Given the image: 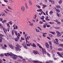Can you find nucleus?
Listing matches in <instances>:
<instances>
[{"mask_svg": "<svg viewBox=\"0 0 63 63\" xmlns=\"http://www.w3.org/2000/svg\"><path fill=\"white\" fill-rule=\"evenodd\" d=\"M21 39L22 40H24V38H23L22 37H21Z\"/></svg>", "mask_w": 63, "mask_h": 63, "instance_id": "55", "label": "nucleus"}, {"mask_svg": "<svg viewBox=\"0 0 63 63\" xmlns=\"http://www.w3.org/2000/svg\"><path fill=\"white\" fill-rule=\"evenodd\" d=\"M56 33H57V34H61L58 31H56Z\"/></svg>", "mask_w": 63, "mask_h": 63, "instance_id": "35", "label": "nucleus"}, {"mask_svg": "<svg viewBox=\"0 0 63 63\" xmlns=\"http://www.w3.org/2000/svg\"><path fill=\"white\" fill-rule=\"evenodd\" d=\"M14 40H15V41H17L18 40H17V38H15L14 39Z\"/></svg>", "mask_w": 63, "mask_h": 63, "instance_id": "38", "label": "nucleus"}, {"mask_svg": "<svg viewBox=\"0 0 63 63\" xmlns=\"http://www.w3.org/2000/svg\"><path fill=\"white\" fill-rule=\"evenodd\" d=\"M49 36L50 37H51V38L52 37V36H53L52 34H49Z\"/></svg>", "mask_w": 63, "mask_h": 63, "instance_id": "40", "label": "nucleus"}, {"mask_svg": "<svg viewBox=\"0 0 63 63\" xmlns=\"http://www.w3.org/2000/svg\"><path fill=\"white\" fill-rule=\"evenodd\" d=\"M2 42V37H0V43H1Z\"/></svg>", "mask_w": 63, "mask_h": 63, "instance_id": "28", "label": "nucleus"}, {"mask_svg": "<svg viewBox=\"0 0 63 63\" xmlns=\"http://www.w3.org/2000/svg\"><path fill=\"white\" fill-rule=\"evenodd\" d=\"M52 57H53V58L55 57V55H54V54H53Z\"/></svg>", "mask_w": 63, "mask_h": 63, "instance_id": "60", "label": "nucleus"}, {"mask_svg": "<svg viewBox=\"0 0 63 63\" xmlns=\"http://www.w3.org/2000/svg\"><path fill=\"white\" fill-rule=\"evenodd\" d=\"M56 12L58 13H59V12H60L59 9H56Z\"/></svg>", "mask_w": 63, "mask_h": 63, "instance_id": "13", "label": "nucleus"}, {"mask_svg": "<svg viewBox=\"0 0 63 63\" xmlns=\"http://www.w3.org/2000/svg\"><path fill=\"white\" fill-rule=\"evenodd\" d=\"M10 56H11V57H12V58L15 60L18 57V56L13 54H11Z\"/></svg>", "mask_w": 63, "mask_h": 63, "instance_id": "1", "label": "nucleus"}, {"mask_svg": "<svg viewBox=\"0 0 63 63\" xmlns=\"http://www.w3.org/2000/svg\"><path fill=\"white\" fill-rule=\"evenodd\" d=\"M49 33H51L53 35H54V34H55V32H53L49 31Z\"/></svg>", "mask_w": 63, "mask_h": 63, "instance_id": "16", "label": "nucleus"}, {"mask_svg": "<svg viewBox=\"0 0 63 63\" xmlns=\"http://www.w3.org/2000/svg\"><path fill=\"white\" fill-rule=\"evenodd\" d=\"M33 52L35 55H37V54L39 53V52L37 51H35V50H33Z\"/></svg>", "mask_w": 63, "mask_h": 63, "instance_id": "4", "label": "nucleus"}, {"mask_svg": "<svg viewBox=\"0 0 63 63\" xmlns=\"http://www.w3.org/2000/svg\"><path fill=\"white\" fill-rule=\"evenodd\" d=\"M30 46V44H27V47H29Z\"/></svg>", "mask_w": 63, "mask_h": 63, "instance_id": "59", "label": "nucleus"}, {"mask_svg": "<svg viewBox=\"0 0 63 63\" xmlns=\"http://www.w3.org/2000/svg\"><path fill=\"white\" fill-rule=\"evenodd\" d=\"M62 0H60V1L59 2V4H61V3H62Z\"/></svg>", "mask_w": 63, "mask_h": 63, "instance_id": "26", "label": "nucleus"}, {"mask_svg": "<svg viewBox=\"0 0 63 63\" xmlns=\"http://www.w3.org/2000/svg\"><path fill=\"white\" fill-rule=\"evenodd\" d=\"M45 19L46 20H47V21H49V20H50V19L48 18H46Z\"/></svg>", "mask_w": 63, "mask_h": 63, "instance_id": "42", "label": "nucleus"}, {"mask_svg": "<svg viewBox=\"0 0 63 63\" xmlns=\"http://www.w3.org/2000/svg\"><path fill=\"white\" fill-rule=\"evenodd\" d=\"M57 16L58 17H59L60 16H61V15L60 14H59L57 13Z\"/></svg>", "mask_w": 63, "mask_h": 63, "instance_id": "36", "label": "nucleus"}, {"mask_svg": "<svg viewBox=\"0 0 63 63\" xmlns=\"http://www.w3.org/2000/svg\"><path fill=\"white\" fill-rule=\"evenodd\" d=\"M42 6H43L45 8V7H47V5H44V4H42Z\"/></svg>", "mask_w": 63, "mask_h": 63, "instance_id": "50", "label": "nucleus"}, {"mask_svg": "<svg viewBox=\"0 0 63 63\" xmlns=\"http://www.w3.org/2000/svg\"><path fill=\"white\" fill-rule=\"evenodd\" d=\"M50 49H52V46L51 45H50Z\"/></svg>", "mask_w": 63, "mask_h": 63, "instance_id": "37", "label": "nucleus"}, {"mask_svg": "<svg viewBox=\"0 0 63 63\" xmlns=\"http://www.w3.org/2000/svg\"><path fill=\"white\" fill-rule=\"evenodd\" d=\"M58 50L59 51H62L63 50V49L62 48H59L58 49Z\"/></svg>", "mask_w": 63, "mask_h": 63, "instance_id": "23", "label": "nucleus"}, {"mask_svg": "<svg viewBox=\"0 0 63 63\" xmlns=\"http://www.w3.org/2000/svg\"><path fill=\"white\" fill-rule=\"evenodd\" d=\"M45 45H46V46L47 48H49V45L48 44V43L47 42L45 43Z\"/></svg>", "mask_w": 63, "mask_h": 63, "instance_id": "8", "label": "nucleus"}, {"mask_svg": "<svg viewBox=\"0 0 63 63\" xmlns=\"http://www.w3.org/2000/svg\"><path fill=\"white\" fill-rule=\"evenodd\" d=\"M9 46L11 48H12V49H14V47L12 46V45H9Z\"/></svg>", "mask_w": 63, "mask_h": 63, "instance_id": "9", "label": "nucleus"}, {"mask_svg": "<svg viewBox=\"0 0 63 63\" xmlns=\"http://www.w3.org/2000/svg\"><path fill=\"white\" fill-rule=\"evenodd\" d=\"M43 36L44 37H46V36L44 33H43Z\"/></svg>", "mask_w": 63, "mask_h": 63, "instance_id": "57", "label": "nucleus"}, {"mask_svg": "<svg viewBox=\"0 0 63 63\" xmlns=\"http://www.w3.org/2000/svg\"><path fill=\"white\" fill-rule=\"evenodd\" d=\"M54 21H55V22H57L58 21V20H57V19H56V20H54Z\"/></svg>", "mask_w": 63, "mask_h": 63, "instance_id": "62", "label": "nucleus"}, {"mask_svg": "<svg viewBox=\"0 0 63 63\" xmlns=\"http://www.w3.org/2000/svg\"><path fill=\"white\" fill-rule=\"evenodd\" d=\"M29 2L30 5L31 6H32V2H31V1L30 0H29Z\"/></svg>", "mask_w": 63, "mask_h": 63, "instance_id": "11", "label": "nucleus"}, {"mask_svg": "<svg viewBox=\"0 0 63 63\" xmlns=\"http://www.w3.org/2000/svg\"><path fill=\"white\" fill-rule=\"evenodd\" d=\"M18 36L19 37H20V33H18Z\"/></svg>", "mask_w": 63, "mask_h": 63, "instance_id": "47", "label": "nucleus"}, {"mask_svg": "<svg viewBox=\"0 0 63 63\" xmlns=\"http://www.w3.org/2000/svg\"><path fill=\"white\" fill-rule=\"evenodd\" d=\"M57 53L58 55H59V56H61L62 57V55H61L60 54V53H59V52H57Z\"/></svg>", "mask_w": 63, "mask_h": 63, "instance_id": "14", "label": "nucleus"}, {"mask_svg": "<svg viewBox=\"0 0 63 63\" xmlns=\"http://www.w3.org/2000/svg\"><path fill=\"white\" fill-rule=\"evenodd\" d=\"M61 34H57V37H60L61 36Z\"/></svg>", "mask_w": 63, "mask_h": 63, "instance_id": "21", "label": "nucleus"}, {"mask_svg": "<svg viewBox=\"0 0 63 63\" xmlns=\"http://www.w3.org/2000/svg\"><path fill=\"white\" fill-rule=\"evenodd\" d=\"M15 23H18V21H17V20H15Z\"/></svg>", "mask_w": 63, "mask_h": 63, "instance_id": "54", "label": "nucleus"}, {"mask_svg": "<svg viewBox=\"0 0 63 63\" xmlns=\"http://www.w3.org/2000/svg\"><path fill=\"white\" fill-rule=\"evenodd\" d=\"M59 46L60 47H63V44H59Z\"/></svg>", "mask_w": 63, "mask_h": 63, "instance_id": "25", "label": "nucleus"}, {"mask_svg": "<svg viewBox=\"0 0 63 63\" xmlns=\"http://www.w3.org/2000/svg\"><path fill=\"white\" fill-rule=\"evenodd\" d=\"M49 23H50V24H53V23H54V22H49Z\"/></svg>", "mask_w": 63, "mask_h": 63, "instance_id": "49", "label": "nucleus"}, {"mask_svg": "<svg viewBox=\"0 0 63 63\" xmlns=\"http://www.w3.org/2000/svg\"><path fill=\"white\" fill-rule=\"evenodd\" d=\"M4 36V35L3 34H0V37L1 38V37H3Z\"/></svg>", "mask_w": 63, "mask_h": 63, "instance_id": "46", "label": "nucleus"}, {"mask_svg": "<svg viewBox=\"0 0 63 63\" xmlns=\"http://www.w3.org/2000/svg\"><path fill=\"white\" fill-rule=\"evenodd\" d=\"M55 28L56 29H60V27H55Z\"/></svg>", "mask_w": 63, "mask_h": 63, "instance_id": "44", "label": "nucleus"}, {"mask_svg": "<svg viewBox=\"0 0 63 63\" xmlns=\"http://www.w3.org/2000/svg\"><path fill=\"white\" fill-rule=\"evenodd\" d=\"M7 22V20H3L2 22V23H4L5 22Z\"/></svg>", "mask_w": 63, "mask_h": 63, "instance_id": "31", "label": "nucleus"}, {"mask_svg": "<svg viewBox=\"0 0 63 63\" xmlns=\"http://www.w3.org/2000/svg\"><path fill=\"white\" fill-rule=\"evenodd\" d=\"M37 16V15H34V16L33 17V18L34 19H36V17Z\"/></svg>", "mask_w": 63, "mask_h": 63, "instance_id": "17", "label": "nucleus"}, {"mask_svg": "<svg viewBox=\"0 0 63 63\" xmlns=\"http://www.w3.org/2000/svg\"><path fill=\"white\" fill-rule=\"evenodd\" d=\"M12 35L13 36L14 34V30H12Z\"/></svg>", "mask_w": 63, "mask_h": 63, "instance_id": "24", "label": "nucleus"}, {"mask_svg": "<svg viewBox=\"0 0 63 63\" xmlns=\"http://www.w3.org/2000/svg\"><path fill=\"white\" fill-rule=\"evenodd\" d=\"M1 15L2 16H5L6 15L5 13H4L3 12H2L1 13Z\"/></svg>", "mask_w": 63, "mask_h": 63, "instance_id": "12", "label": "nucleus"}, {"mask_svg": "<svg viewBox=\"0 0 63 63\" xmlns=\"http://www.w3.org/2000/svg\"><path fill=\"white\" fill-rule=\"evenodd\" d=\"M19 36H17V39H19Z\"/></svg>", "mask_w": 63, "mask_h": 63, "instance_id": "64", "label": "nucleus"}, {"mask_svg": "<svg viewBox=\"0 0 63 63\" xmlns=\"http://www.w3.org/2000/svg\"><path fill=\"white\" fill-rule=\"evenodd\" d=\"M51 2L52 4H55V3H54V1H53V0H52L51 1Z\"/></svg>", "mask_w": 63, "mask_h": 63, "instance_id": "27", "label": "nucleus"}, {"mask_svg": "<svg viewBox=\"0 0 63 63\" xmlns=\"http://www.w3.org/2000/svg\"><path fill=\"white\" fill-rule=\"evenodd\" d=\"M49 63H51L53 62V61H49Z\"/></svg>", "mask_w": 63, "mask_h": 63, "instance_id": "51", "label": "nucleus"}, {"mask_svg": "<svg viewBox=\"0 0 63 63\" xmlns=\"http://www.w3.org/2000/svg\"><path fill=\"white\" fill-rule=\"evenodd\" d=\"M16 47H18L19 46V45H18V44H16Z\"/></svg>", "mask_w": 63, "mask_h": 63, "instance_id": "41", "label": "nucleus"}, {"mask_svg": "<svg viewBox=\"0 0 63 63\" xmlns=\"http://www.w3.org/2000/svg\"><path fill=\"white\" fill-rule=\"evenodd\" d=\"M32 46L33 47H36V45L33 43L32 44Z\"/></svg>", "mask_w": 63, "mask_h": 63, "instance_id": "39", "label": "nucleus"}, {"mask_svg": "<svg viewBox=\"0 0 63 63\" xmlns=\"http://www.w3.org/2000/svg\"><path fill=\"white\" fill-rule=\"evenodd\" d=\"M4 1H5V2H6V3H7V2H8V1L7 0H4Z\"/></svg>", "mask_w": 63, "mask_h": 63, "instance_id": "61", "label": "nucleus"}, {"mask_svg": "<svg viewBox=\"0 0 63 63\" xmlns=\"http://www.w3.org/2000/svg\"><path fill=\"white\" fill-rule=\"evenodd\" d=\"M4 55L7 56H8V55H10V56L11 55V54L8 53H4Z\"/></svg>", "mask_w": 63, "mask_h": 63, "instance_id": "10", "label": "nucleus"}, {"mask_svg": "<svg viewBox=\"0 0 63 63\" xmlns=\"http://www.w3.org/2000/svg\"><path fill=\"white\" fill-rule=\"evenodd\" d=\"M43 22L42 21H40L39 22V24H42Z\"/></svg>", "mask_w": 63, "mask_h": 63, "instance_id": "56", "label": "nucleus"}, {"mask_svg": "<svg viewBox=\"0 0 63 63\" xmlns=\"http://www.w3.org/2000/svg\"><path fill=\"white\" fill-rule=\"evenodd\" d=\"M25 4L26 8L27 9H28V6H27V4H26V3Z\"/></svg>", "mask_w": 63, "mask_h": 63, "instance_id": "33", "label": "nucleus"}, {"mask_svg": "<svg viewBox=\"0 0 63 63\" xmlns=\"http://www.w3.org/2000/svg\"><path fill=\"white\" fill-rule=\"evenodd\" d=\"M22 45L23 46L24 48H26V49H27L28 48L26 47V46L24 45V43L22 44Z\"/></svg>", "mask_w": 63, "mask_h": 63, "instance_id": "7", "label": "nucleus"}, {"mask_svg": "<svg viewBox=\"0 0 63 63\" xmlns=\"http://www.w3.org/2000/svg\"><path fill=\"white\" fill-rule=\"evenodd\" d=\"M48 12V11H47L46 12V15H47V16H48V14H47Z\"/></svg>", "mask_w": 63, "mask_h": 63, "instance_id": "53", "label": "nucleus"}, {"mask_svg": "<svg viewBox=\"0 0 63 63\" xmlns=\"http://www.w3.org/2000/svg\"><path fill=\"white\" fill-rule=\"evenodd\" d=\"M18 57H19V58H21V59H22L23 58L22 57V56H18Z\"/></svg>", "mask_w": 63, "mask_h": 63, "instance_id": "48", "label": "nucleus"}, {"mask_svg": "<svg viewBox=\"0 0 63 63\" xmlns=\"http://www.w3.org/2000/svg\"><path fill=\"white\" fill-rule=\"evenodd\" d=\"M21 9L22 11V12H24L25 11V8L24 6H22L21 8Z\"/></svg>", "mask_w": 63, "mask_h": 63, "instance_id": "6", "label": "nucleus"}, {"mask_svg": "<svg viewBox=\"0 0 63 63\" xmlns=\"http://www.w3.org/2000/svg\"><path fill=\"white\" fill-rule=\"evenodd\" d=\"M47 55L48 56H49V57H50V55L48 53H47Z\"/></svg>", "mask_w": 63, "mask_h": 63, "instance_id": "45", "label": "nucleus"}, {"mask_svg": "<svg viewBox=\"0 0 63 63\" xmlns=\"http://www.w3.org/2000/svg\"><path fill=\"white\" fill-rule=\"evenodd\" d=\"M14 32H15V34L16 36H17V33L16 31H14Z\"/></svg>", "mask_w": 63, "mask_h": 63, "instance_id": "18", "label": "nucleus"}, {"mask_svg": "<svg viewBox=\"0 0 63 63\" xmlns=\"http://www.w3.org/2000/svg\"><path fill=\"white\" fill-rule=\"evenodd\" d=\"M49 13L50 15H51V14H52L53 13V11H51L49 12Z\"/></svg>", "mask_w": 63, "mask_h": 63, "instance_id": "32", "label": "nucleus"}, {"mask_svg": "<svg viewBox=\"0 0 63 63\" xmlns=\"http://www.w3.org/2000/svg\"><path fill=\"white\" fill-rule=\"evenodd\" d=\"M8 23H10L11 25H12L13 24V23H12V21H10L9 22H8Z\"/></svg>", "mask_w": 63, "mask_h": 63, "instance_id": "22", "label": "nucleus"}, {"mask_svg": "<svg viewBox=\"0 0 63 63\" xmlns=\"http://www.w3.org/2000/svg\"><path fill=\"white\" fill-rule=\"evenodd\" d=\"M36 31L37 32H40V31H39V30L37 29H36Z\"/></svg>", "mask_w": 63, "mask_h": 63, "instance_id": "43", "label": "nucleus"}, {"mask_svg": "<svg viewBox=\"0 0 63 63\" xmlns=\"http://www.w3.org/2000/svg\"><path fill=\"white\" fill-rule=\"evenodd\" d=\"M0 28H2V25H1V24L0 23Z\"/></svg>", "mask_w": 63, "mask_h": 63, "instance_id": "63", "label": "nucleus"}, {"mask_svg": "<svg viewBox=\"0 0 63 63\" xmlns=\"http://www.w3.org/2000/svg\"><path fill=\"white\" fill-rule=\"evenodd\" d=\"M29 25L30 26H33V23H30Z\"/></svg>", "mask_w": 63, "mask_h": 63, "instance_id": "19", "label": "nucleus"}, {"mask_svg": "<svg viewBox=\"0 0 63 63\" xmlns=\"http://www.w3.org/2000/svg\"><path fill=\"white\" fill-rule=\"evenodd\" d=\"M59 41H61V42L63 41V39H59Z\"/></svg>", "mask_w": 63, "mask_h": 63, "instance_id": "58", "label": "nucleus"}, {"mask_svg": "<svg viewBox=\"0 0 63 63\" xmlns=\"http://www.w3.org/2000/svg\"><path fill=\"white\" fill-rule=\"evenodd\" d=\"M42 52L43 53H44L45 54L46 53V49L45 48H42Z\"/></svg>", "mask_w": 63, "mask_h": 63, "instance_id": "5", "label": "nucleus"}, {"mask_svg": "<svg viewBox=\"0 0 63 63\" xmlns=\"http://www.w3.org/2000/svg\"><path fill=\"white\" fill-rule=\"evenodd\" d=\"M5 10L6 11H8V12H11V11L9 10L8 9H5Z\"/></svg>", "mask_w": 63, "mask_h": 63, "instance_id": "29", "label": "nucleus"}, {"mask_svg": "<svg viewBox=\"0 0 63 63\" xmlns=\"http://www.w3.org/2000/svg\"><path fill=\"white\" fill-rule=\"evenodd\" d=\"M56 7H57V8L59 9V8H61V6L59 5H58L56 6Z\"/></svg>", "mask_w": 63, "mask_h": 63, "instance_id": "20", "label": "nucleus"}, {"mask_svg": "<svg viewBox=\"0 0 63 63\" xmlns=\"http://www.w3.org/2000/svg\"><path fill=\"white\" fill-rule=\"evenodd\" d=\"M32 62H33V63H39V61H33Z\"/></svg>", "mask_w": 63, "mask_h": 63, "instance_id": "15", "label": "nucleus"}, {"mask_svg": "<svg viewBox=\"0 0 63 63\" xmlns=\"http://www.w3.org/2000/svg\"><path fill=\"white\" fill-rule=\"evenodd\" d=\"M40 12H41V13H39V15L40 16H41V15L42 14H43V11H41Z\"/></svg>", "mask_w": 63, "mask_h": 63, "instance_id": "30", "label": "nucleus"}, {"mask_svg": "<svg viewBox=\"0 0 63 63\" xmlns=\"http://www.w3.org/2000/svg\"><path fill=\"white\" fill-rule=\"evenodd\" d=\"M15 50L16 51H21V49L19 48V47H16L15 48Z\"/></svg>", "mask_w": 63, "mask_h": 63, "instance_id": "3", "label": "nucleus"}, {"mask_svg": "<svg viewBox=\"0 0 63 63\" xmlns=\"http://www.w3.org/2000/svg\"><path fill=\"white\" fill-rule=\"evenodd\" d=\"M7 26H8L9 27H10V26L9 25V23H7Z\"/></svg>", "mask_w": 63, "mask_h": 63, "instance_id": "34", "label": "nucleus"}, {"mask_svg": "<svg viewBox=\"0 0 63 63\" xmlns=\"http://www.w3.org/2000/svg\"><path fill=\"white\" fill-rule=\"evenodd\" d=\"M49 44L50 45H52V43H51V42L50 41L49 42Z\"/></svg>", "mask_w": 63, "mask_h": 63, "instance_id": "52", "label": "nucleus"}, {"mask_svg": "<svg viewBox=\"0 0 63 63\" xmlns=\"http://www.w3.org/2000/svg\"><path fill=\"white\" fill-rule=\"evenodd\" d=\"M55 40H54V42L55 44H56V45H59V43H58V41L57 39H55Z\"/></svg>", "mask_w": 63, "mask_h": 63, "instance_id": "2", "label": "nucleus"}]
</instances>
